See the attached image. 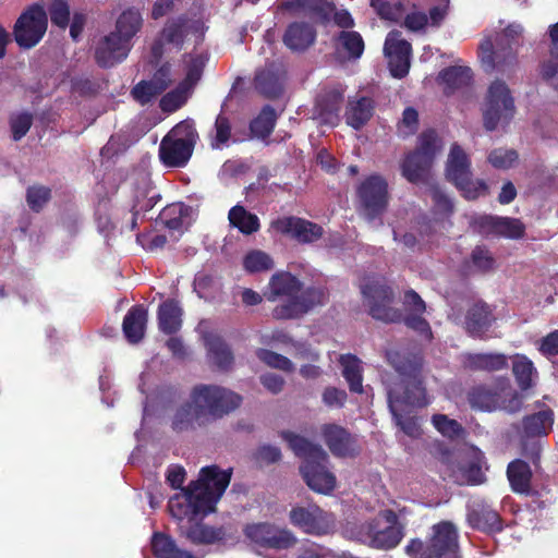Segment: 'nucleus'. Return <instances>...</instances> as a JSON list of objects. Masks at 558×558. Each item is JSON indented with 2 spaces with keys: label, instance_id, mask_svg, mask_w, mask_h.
I'll return each mask as SVG.
<instances>
[{
  "label": "nucleus",
  "instance_id": "f257e3e1",
  "mask_svg": "<svg viewBox=\"0 0 558 558\" xmlns=\"http://www.w3.org/2000/svg\"><path fill=\"white\" fill-rule=\"evenodd\" d=\"M241 403L242 397L228 388L198 384L192 388L189 400L175 408L170 427L177 434L194 432L221 420Z\"/></svg>",
  "mask_w": 558,
  "mask_h": 558
},
{
  "label": "nucleus",
  "instance_id": "f03ea898",
  "mask_svg": "<svg viewBox=\"0 0 558 558\" xmlns=\"http://www.w3.org/2000/svg\"><path fill=\"white\" fill-rule=\"evenodd\" d=\"M231 472L222 471L217 465L204 466L199 471L196 481L182 488L168 501L170 514L182 521H192L198 515H206L215 510L216 504L221 498L230 484Z\"/></svg>",
  "mask_w": 558,
  "mask_h": 558
},
{
  "label": "nucleus",
  "instance_id": "7ed1b4c3",
  "mask_svg": "<svg viewBox=\"0 0 558 558\" xmlns=\"http://www.w3.org/2000/svg\"><path fill=\"white\" fill-rule=\"evenodd\" d=\"M387 363L400 377L402 391L391 389L390 402L424 408L428 404L424 386V355L420 349H400L386 351Z\"/></svg>",
  "mask_w": 558,
  "mask_h": 558
},
{
  "label": "nucleus",
  "instance_id": "20e7f679",
  "mask_svg": "<svg viewBox=\"0 0 558 558\" xmlns=\"http://www.w3.org/2000/svg\"><path fill=\"white\" fill-rule=\"evenodd\" d=\"M289 448L303 459L300 472L306 485L314 492L328 495L336 487V476L327 470L328 454L322 446L290 430L280 432Z\"/></svg>",
  "mask_w": 558,
  "mask_h": 558
},
{
  "label": "nucleus",
  "instance_id": "39448f33",
  "mask_svg": "<svg viewBox=\"0 0 558 558\" xmlns=\"http://www.w3.org/2000/svg\"><path fill=\"white\" fill-rule=\"evenodd\" d=\"M143 17L138 9L128 8L116 22V29L106 36L96 49V59L101 66H112L126 58L131 40L138 33Z\"/></svg>",
  "mask_w": 558,
  "mask_h": 558
},
{
  "label": "nucleus",
  "instance_id": "423d86ee",
  "mask_svg": "<svg viewBox=\"0 0 558 558\" xmlns=\"http://www.w3.org/2000/svg\"><path fill=\"white\" fill-rule=\"evenodd\" d=\"M404 550L410 558H461L458 527L440 521L432 525L426 541L412 538Z\"/></svg>",
  "mask_w": 558,
  "mask_h": 558
},
{
  "label": "nucleus",
  "instance_id": "0eeeda50",
  "mask_svg": "<svg viewBox=\"0 0 558 558\" xmlns=\"http://www.w3.org/2000/svg\"><path fill=\"white\" fill-rule=\"evenodd\" d=\"M197 137L194 123L190 120L173 126L159 145L162 165L170 168L184 167L192 157Z\"/></svg>",
  "mask_w": 558,
  "mask_h": 558
},
{
  "label": "nucleus",
  "instance_id": "6e6552de",
  "mask_svg": "<svg viewBox=\"0 0 558 558\" xmlns=\"http://www.w3.org/2000/svg\"><path fill=\"white\" fill-rule=\"evenodd\" d=\"M364 303L368 314L376 320L384 323H400L402 313L392 306L395 291L387 284L384 277L368 276L360 283Z\"/></svg>",
  "mask_w": 558,
  "mask_h": 558
},
{
  "label": "nucleus",
  "instance_id": "1a4fd4ad",
  "mask_svg": "<svg viewBox=\"0 0 558 558\" xmlns=\"http://www.w3.org/2000/svg\"><path fill=\"white\" fill-rule=\"evenodd\" d=\"M380 515L387 525H383L379 519L366 521L357 527L356 539L371 548L389 550L397 547L403 538V526L391 509L381 511Z\"/></svg>",
  "mask_w": 558,
  "mask_h": 558
},
{
  "label": "nucleus",
  "instance_id": "9d476101",
  "mask_svg": "<svg viewBox=\"0 0 558 558\" xmlns=\"http://www.w3.org/2000/svg\"><path fill=\"white\" fill-rule=\"evenodd\" d=\"M515 112L514 98L508 84L494 80L487 87L482 102L484 126L488 131L509 123Z\"/></svg>",
  "mask_w": 558,
  "mask_h": 558
},
{
  "label": "nucleus",
  "instance_id": "9b49d317",
  "mask_svg": "<svg viewBox=\"0 0 558 558\" xmlns=\"http://www.w3.org/2000/svg\"><path fill=\"white\" fill-rule=\"evenodd\" d=\"M243 535L260 548L277 551L290 549L298 543V538L291 530L268 521L245 524Z\"/></svg>",
  "mask_w": 558,
  "mask_h": 558
},
{
  "label": "nucleus",
  "instance_id": "f8f14e48",
  "mask_svg": "<svg viewBox=\"0 0 558 558\" xmlns=\"http://www.w3.org/2000/svg\"><path fill=\"white\" fill-rule=\"evenodd\" d=\"M205 64V58L202 54H190L184 57L179 70L175 74L183 75L182 82L179 86L162 97L160 106L165 111H174L180 108L189 98L193 87L198 82Z\"/></svg>",
  "mask_w": 558,
  "mask_h": 558
},
{
  "label": "nucleus",
  "instance_id": "ddd939ff",
  "mask_svg": "<svg viewBox=\"0 0 558 558\" xmlns=\"http://www.w3.org/2000/svg\"><path fill=\"white\" fill-rule=\"evenodd\" d=\"M47 14L40 3L28 7L20 15L13 28L16 44L25 49L35 47L47 31Z\"/></svg>",
  "mask_w": 558,
  "mask_h": 558
},
{
  "label": "nucleus",
  "instance_id": "4468645a",
  "mask_svg": "<svg viewBox=\"0 0 558 558\" xmlns=\"http://www.w3.org/2000/svg\"><path fill=\"white\" fill-rule=\"evenodd\" d=\"M439 149L437 135L434 132L424 133L417 149L409 154L402 163L403 177L410 182L421 181Z\"/></svg>",
  "mask_w": 558,
  "mask_h": 558
},
{
  "label": "nucleus",
  "instance_id": "2eb2a0df",
  "mask_svg": "<svg viewBox=\"0 0 558 558\" xmlns=\"http://www.w3.org/2000/svg\"><path fill=\"white\" fill-rule=\"evenodd\" d=\"M328 300V291L323 287H310L286 303L272 310V317L278 320L296 319Z\"/></svg>",
  "mask_w": 558,
  "mask_h": 558
},
{
  "label": "nucleus",
  "instance_id": "dca6fc26",
  "mask_svg": "<svg viewBox=\"0 0 558 558\" xmlns=\"http://www.w3.org/2000/svg\"><path fill=\"white\" fill-rule=\"evenodd\" d=\"M501 47L500 50L495 51L492 39L485 38L480 44L478 58L486 72L497 71L510 76L518 66L517 51L512 47Z\"/></svg>",
  "mask_w": 558,
  "mask_h": 558
},
{
  "label": "nucleus",
  "instance_id": "f3484780",
  "mask_svg": "<svg viewBox=\"0 0 558 558\" xmlns=\"http://www.w3.org/2000/svg\"><path fill=\"white\" fill-rule=\"evenodd\" d=\"M269 231L305 243L316 242L323 234L320 226L299 217H278L270 222Z\"/></svg>",
  "mask_w": 558,
  "mask_h": 558
},
{
  "label": "nucleus",
  "instance_id": "a211bd4d",
  "mask_svg": "<svg viewBox=\"0 0 558 558\" xmlns=\"http://www.w3.org/2000/svg\"><path fill=\"white\" fill-rule=\"evenodd\" d=\"M322 436L330 452L338 458H355L361 452L356 436L347 428L335 424H324Z\"/></svg>",
  "mask_w": 558,
  "mask_h": 558
},
{
  "label": "nucleus",
  "instance_id": "6ab92c4d",
  "mask_svg": "<svg viewBox=\"0 0 558 558\" xmlns=\"http://www.w3.org/2000/svg\"><path fill=\"white\" fill-rule=\"evenodd\" d=\"M384 52L392 76L401 78L409 73L411 45L401 37L399 32L392 31L387 35Z\"/></svg>",
  "mask_w": 558,
  "mask_h": 558
},
{
  "label": "nucleus",
  "instance_id": "aec40b11",
  "mask_svg": "<svg viewBox=\"0 0 558 558\" xmlns=\"http://www.w3.org/2000/svg\"><path fill=\"white\" fill-rule=\"evenodd\" d=\"M359 197L367 219L379 215L387 205V183L379 175H371L359 189Z\"/></svg>",
  "mask_w": 558,
  "mask_h": 558
},
{
  "label": "nucleus",
  "instance_id": "412c9836",
  "mask_svg": "<svg viewBox=\"0 0 558 558\" xmlns=\"http://www.w3.org/2000/svg\"><path fill=\"white\" fill-rule=\"evenodd\" d=\"M325 512L316 505L296 506L289 512L290 523L302 532L312 535H324L329 525L324 518Z\"/></svg>",
  "mask_w": 558,
  "mask_h": 558
},
{
  "label": "nucleus",
  "instance_id": "4be33fe9",
  "mask_svg": "<svg viewBox=\"0 0 558 558\" xmlns=\"http://www.w3.org/2000/svg\"><path fill=\"white\" fill-rule=\"evenodd\" d=\"M190 33L201 37L204 34V25L199 21L185 20L168 23L162 31L160 39L153 47L154 57L159 58L163 53V46L173 45L178 47L183 41V37Z\"/></svg>",
  "mask_w": 558,
  "mask_h": 558
},
{
  "label": "nucleus",
  "instance_id": "5701e85b",
  "mask_svg": "<svg viewBox=\"0 0 558 558\" xmlns=\"http://www.w3.org/2000/svg\"><path fill=\"white\" fill-rule=\"evenodd\" d=\"M495 322L494 308L478 300L466 310L463 327L470 337L483 339Z\"/></svg>",
  "mask_w": 558,
  "mask_h": 558
},
{
  "label": "nucleus",
  "instance_id": "b1692460",
  "mask_svg": "<svg viewBox=\"0 0 558 558\" xmlns=\"http://www.w3.org/2000/svg\"><path fill=\"white\" fill-rule=\"evenodd\" d=\"M481 232L500 235L511 240L520 239L524 233V226L519 219L483 215L474 220Z\"/></svg>",
  "mask_w": 558,
  "mask_h": 558
},
{
  "label": "nucleus",
  "instance_id": "393cba45",
  "mask_svg": "<svg viewBox=\"0 0 558 558\" xmlns=\"http://www.w3.org/2000/svg\"><path fill=\"white\" fill-rule=\"evenodd\" d=\"M499 397V377L493 385L477 384L472 386L466 392V400L470 407L475 411L495 412L498 410Z\"/></svg>",
  "mask_w": 558,
  "mask_h": 558
},
{
  "label": "nucleus",
  "instance_id": "a878e982",
  "mask_svg": "<svg viewBox=\"0 0 558 558\" xmlns=\"http://www.w3.org/2000/svg\"><path fill=\"white\" fill-rule=\"evenodd\" d=\"M173 74L174 72L172 71L171 65H162L154 74V77L150 81H143L133 88L132 94L134 98L141 104L150 101L154 97H156L168 87L172 81Z\"/></svg>",
  "mask_w": 558,
  "mask_h": 558
},
{
  "label": "nucleus",
  "instance_id": "bb28decb",
  "mask_svg": "<svg viewBox=\"0 0 558 558\" xmlns=\"http://www.w3.org/2000/svg\"><path fill=\"white\" fill-rule=\"evenodd\" d=\"M204 342L208 360L221 371L230 369L234 362V356L226 340L218 333L207 332L204 336Z\"/></svg>",
  "mask_w": 558,
  "mask_h": 558
},
{
  "label": "nucleus",
  "instance_id": "cd10ccee",
  "mask_svg": "<svg viewBox=\"0 0 558 558\" xmlns=\"http://www.w3.org/2000/svg\"><path fill=\"white\" fill-rule=\"evenodd\" d=\"M303 283L301 280L289 271L275 272L269 282L266 294L268 301H275L278 298L287 296L293 299L302 291Z\"/></svg>",
  "mask_w": 558,
  "mask_h": 558
},
{
  "label": "nucleus",
  "instance_id": "c85d7f7f",
  "mask_svg": "<svg viewBox=\"0 0 558 558\" xmlns=\"http://www.w3.org/2000/svg\"><path fill=\"white\" fill-rule=\"evenodd\" d=\"M555 414L550 408H546L522 418L521 437L532 439L536 437L547 436L554 425Z\"/></svg>",
  "mask_w": 558,
  "mask_h": 558
},
{
  "label": "nucleus",
  "instance_id": "c756f323",
  "mask_svg": "<svg viewBox=\"0 0 558 558\" xmlns=\"http://www.w3.org/2000/svg\"><path fill=\"white\" fill-rule=\"evenodd\" d=\"M147 319V310L142 304L133 305L128 311L122 323V330L128 342L136 344L143 340Z\"/></svg>",
  "mask_w": 558,
  "mask_h": 558
},
{
  "label": "nucleus",
  "instance_id": "7c9ffc66",
  "mask_svg": "<svg viewBox=\"0 0 558 558\" xmlns=\"http://www.w3.org/2000/svg\"><path fill=\"white\" fill-rule=\"evenodd\" d=\"M342 100V93L339 90H330L316 101L313 118L320 124L335 126L339 122V110Z\"/></svg>",
  "mask_w": 558,
  "mask_h": 558
},
{
  "label": "nucleus",
  "instance_id": "2f4dec72",
  "mask_svg": "<svg viewBox=\"0 0 558 558\" xmlns=\"http://www.w3.org/2000/svg\"><path fill=\"white\" fill-rule=\"evenodd\" d=\"M469 525L486 534L500 533L504 530L502 519L497 511L488 506H477L468 513Z\"/></svg>",
  "mask_w": 558,
  "mask_h": 558
},
{
  "label": "nucleus",
  "instance_id": "473e14b6",
  "mask_svg": "<svg viewBox=\"0 0 558 558\" xmlns=\"http://www.w3.org/2000/svg\"><path fill=\"white\" fill-rule=\"evenodd\" d=\"M183 311L174 299H167L158 306L157 319L159 330L166 335L178 332L182 326Z\"/></svg>",
  "mask_w": 558,
  "mask_h": 558
},
{
  "label": "nucleus",
  "instance_id": "72a5a7b5",
  "mask_svg": "<svg viewBox=\"0 0 558 558\" xmlns=\"http://www.w3.org/2000/svg\"><path fill=\"white\" fill-rule=\"evenodd\" d=\"M465 367L472 372H498L508 368V357L504 353H469Z\"/></svg>",
  "mask_w": 558,
  "mask_h": 558
},
{
  "label": "nucleus",
  "instance_id": "f704fd0d",
  "mask_svg": "<svg viewBox=\"0 0 558 558\" xmlns=\"http://www.w3.org/2000/svg\"><path fill=\"white\" fill-rule=\"evenodd\" d=\"M471 172V160L465 150L458 144L450 147L446 161V178L452 182H461Z\"/></svg>",
  "mask_w": 558,
  "mask_h": 558
},
{
  "label": "nucleus",
  "instance_id": "c9c22d12",
  "mask_svg": "<svg viewBox=\"0 0 558 558\" xmlns=\"http://www.w3.org/2000/svg\"><path fill=\"white\" fill-rule=\"evenodd\" d=\"M507 477L514 493L524 495L531 493L532 470L524 460L511 461L507 466Z\"/></svg>",
  "mask_w": 558,
  "mask_h": 558
},
{
  "label": "nucleus",
  "instance_id": "e433bc0d",
  "mask_svg": "<svg viewBox=\"0 0 558 558\" xmlns=\"http://www.w3.org/2000/svg\"><path fill=\"white\" fill-rule=\"evenodd\" d=\"M191 208L182 203L172 204L163 208L160 214V223L163 225L171 233V241H175L174 232L181 233L185 226L189 225V215Z\"/></svg>",
  "mask_w": 558,
  "mask_h": 558
},
{
  "label": "nucleus",
  "instance_id": "4c0bfd02",
  "mask_svg": "<svg viewBox=\"0 0 558 558\" xmlns=\"http://www.w3.org/2000/svg\"><path fill=\"white\" fill-rule=\"evenodd\" d=\"M182 534L195 545L215 544L226 538L223 527H213L203 523H191Z\"/></svg>",
  "mask_w": 558,
  "mask_h": 558
},
{
  "label": "nucleus",
  "instance_id": "58836bf2",
  "mask_svg": "<svg viewBox=\"0 0 558 558\" xmlns=\"http://www.w3.org/2000/svg\"><path fill=\"white\" fill-rule=\"evenodd\" d=\"M284 44L291 50H304L315 40V32L304 23L291 24L283 37Z\"/></svg>",
  "mask_w": 558,
  "mask_h": 558
},
{
  "label": "nucleus",
  "instance_id": "ea45409f",
  "mask_svg": "<svg viewBox=\"0 0 558 558\" xmlns=\"http://www.w3.org/2000/svg\"><path fill=\"white\" fill-rule=\"evenodd\" d=\"M512 374L522 391L532 388L535 384L534 378L537 377L534 363L524 354H515L513 356Z\"/></svg>",
  "mask_w": 558,
  "mask_h": 558
},
{
  "label": "nucleus",
  "instance_id": "a19ab883",
  "mask_svg": "<svg viewBox=\"0 0 558 558\" xmlns=\"http://www.w3.org/2000/svg\"><path fill=\"white\" fill-rule=\"evenodd\" d=\"M373 116V104L371 99L362 97L352 99L345 111L347 124L355 130L361 129Z\"/></svg>",
  "mask_w": 558,
  "mask_h": 558
},
{
  "label": "nucleus",
  "instance_id": "79ce46f5",
  "mask_svg": "<svg viewBox=\"0 0 558 558\" xmlns=\"http://www.w3.org/2000/svg\"><path fill=\"white\" fill-rule=\"evenodd\" d=\"M342 366V376L349 385L351 392H363V376L361 361L353 354H342L339 359Z\"/></svg>",
  "mask_w": 558,
  "mask_h": 558
},
{
  "label": "nucleus",
  "instance_id": "37998d69",
  "mask_svg": "<svg viewBox=\"0 0 558 558\" xmlns=\"http://www.w3.org/2000/svg\"><path fill=\"white\" fill-rule=\"evenodd\" d=\"M438 80L446 92H453L471 82L472 71L465 65H453L441 71Z\"/></svg>",
  "mask_w": 558,
  "mask_h": 558
},
{
  "label": "nucleus",
  "instance_id": "c03bdc74",
  "mask_svg": "<svg viewBox=\"0 0 558 558\" xmlns=\"http://www.w3.org/2000/svg\"><path fill=\"white\" fill-rule=\"evenodd\" d=\"M498 399V410L509 414H515L523 408L522 395L511 387L509 379L506 377H499Z\"/></svg>",
  "mask_w": 558,
  "mask_h": 558
},
{
  "label": "nucleus",
  "instance_id": "a18cd8bd",
  "mask_svg": "<svg viewBox=\"0 0 558 558\" xmlns=\"http://www.w3.org/2000/svg\"><path fill=\"white\" fill-rule=\"evenodd\" d=\"M369 7L380 20L390 23L402 19L407 10L403 0H369Z\"/></svg>",
  "mask_w": 558,
  "mask_h": 558
},
{
  "label": "nucleus",
  "instance_id": "49530a36",
  "mask_svg": "<svg viewBox=\"0 0 558 558\" xmlns=\"http://www.w3.org/2000/svg\"><path fill=\"white\" fill-rule=\"evenodd\" d=\"M337 50L344 58H360L364 50V41L359 33L343 31L339 35Z\"/></svg>",
  "mask_w": 558,
  "mask_h": 558
},
{
  "label": "nucleus",
  "instance_id": "de8ad7c7",
  "mask_svg": "<svg viewBox=\"0 0 558 558\" xmlns=\"http://www.w3.org/2000/svg\"><path fill=\"white\" fill-rule=\"evenodd\" d=\"M229 221L233 227L246 234L253 233L259 228L257 216L246 211L245 208L240 205L230 209Z\"/></svg>",
  "mask_w": 558,
  "mask_h": 558
},
{
  "label": "nucleus",
  "instance_id": "09e8293b",
  "mask_svg": "<svg viewBox=\"0 0 558 558\" xmlns=\"http://www.w3.org/2000/svg\"><path fill=\"white\" fill-rule=\"evenodd\" d=\"M243 267L250 274L267 271L274 268V260L267 253L253 250L244 256Z\"/></svg>",
  "mask_w": 558,
  "mask_h": 558
},
{
  "label": "nucleus",
  "instance_id": "8fccbe9b",
  "mask_svg": "<svg viewBox=\"0 0 558 558\" xmlns=\"http://www.w3.org/2000/svg\"><path fill=\"white\" fill-rule=\"evenodd\" d=\"M295 5L306 13L314 14L320 23L329 22L333 4L329 0H295Z\"/></svg>",
  "mask_w": 558,
  "mask_h": 558
},
{
  "label": "nucleus",
  "instance_id": "3c124183",
  "mask_svg": "<svg viewBox=\"0 0 558 558\" xmlns=\"http://www.w3.org/2000/svg\"><path fill=\"white\" fill-rule=\"evenodd\" d=\"M434 427L445 437L456 439L464 434L463 426L456 420L445 414H434L432 417Z\"/></svg>",
  "mask_w": 558,
  "mask_h": 558
},
{
  "label": "nucleus",
  "instance_id": "603ef678",
  "mask_svg": "<svg viewBox=\"0 0 558 558\" xmlns=\"http://www.w3.org/2000/svg\"><path fill=\"white\" fill-rule=\"evenodd\" d=\"M463 194V196L468 199H475L480 196H483L487 193L488 186L486 182L482 179H474L472 177V171L466 178H463L461 182L453 183Z\"/></svg>",
  "mask_w": 558,
  "mask_h": 558
},
{
  "label": "nucleus",
  "instance_id": "864d4df0",
  "mask_svg": "<svg viewBox=\"0 0 558 558\" xmlns=\"http://www.w3.org/2000/svg\"><path fill=\"white\" fill-rule=\"evenodd\" d=\"M276 113L270 107H265L258 117L251 123V131L257 137H265L270 134L275 126Z\"/></svg>",
  "mask_w": 558,
  "mask_h": 558
},
{
  "label": "nucleus",
  "instance_id": "5fc2aeb1",
  "mask_svg": "<svg viewBox=\"0 0 558 558\" xmlns=\"http://www.w3.org/2000/svg\"><path fill=\"white\" fill-rule=\"evenodd\" d=\"M256 356L271 368L291 373L294 369L293 363L284 355L268 349H257Z\"/></svg>",
  "mask_w": 558,
  "mask_h": 558
},
{
  "label": "nucleus",
  "instance_id": "6e6d98bb",
  "mask_svg": "<svg viewBox=\"0 0 558 558\" xmlns=\"http://www.w3.org/2000/svg\"><path fill=\"white\" fill-rule=\"evenodd\" d=\"M117 213L107 204H99L96 209V226L99 233L108 236L116 229Z\"/></svg>",
  "mask_w": 558,
  "mask_h": 558
},
{
  "label": "nucleus",
  "instance_id": "4d7b16f0",
  "mask_svg": "<svg viewBox=\"0 0 558 558\" xmlns=\"http://www.w3.org/2000/svg\"><path fill=\"white\" fill-rule=\"evenodd\" d=\"M256 87L266 96L275 97L280 92L279 76L274 71H260L255 78Z\"/></svg>",
  "mask_w": 558,
  "mask_h": 558
},
{
  "label": "nucleus",
  "instance_id": "13d9d810",
  "mask_svg": "<svg viewBox=\"0 0 558 558\" xmlns=\"http://www.w3.org/2000/svg\"><path fill=\"white\" fill-rule=\"evenodd\" d=\"M518 158L519 156L513 149L497 148L489 154L488 161L495 168L509 169L518 162Z\"/></svg>",
  "mask_w": 558,
  "mask_h": 558
},
{
  "label": "nucleus",
  "instance_id": "bf43d9fd",
  "mask_svg": "<svg viewBox=\"0 0 558 558\" xmlns=\"http://www.w3.org/2000/svg\"><path fill=\"white\" fill-rule=\"evenodd\" d=\"M50 199V190L43 185H34L27 190L26 201L31 209L39 211Z\"/></svg>",
  "mask_w": 558,
  "mask_h": 558
},
{
  "label": "nucleus",
  "instance_id": "052dcab7",
  "mask_svg": "<svg viewBox=\"0 0 558 558\" xmlns=\"http://www.w3.org/2000/svg\"><path fill=\"white\" fill-rule=\"evenodd\" d=\"M253 458L259 466H264L279 462L282 454L281 450L276 446L262 445L255 450Z\"/></svg>",
  "mask_w": 558,
  "mask_h": 558
},
{
  "label": "nucleus",
  "instance_id": "680f3d73",
  "mask_svg": "<svg viewBox=\"0 0 558 558\" xmlns=\"http://www.w3.org/2000/svg\"><path fill=\"white\" fill-rule=\"evenodd\" d=\"M471 266L478 272H487L495 267V259L487 250L476 246L471 255Z\"/></svg>",
  "mask_w": 558,
  "mask_h": 558
},
{
  "label": "nucleus",
  "instance_id": "e2e57ef3",
  "mask_svg": "<svg viewBox=\"0 0 558 558\" xmlns=\"http://www.w3.org/2000/svg\"><path fill=\"white\" fill-rule=\"evenodd\" d=\"M430 196L437 219L447 218L452 213L451 199L439 189H433L430 191Z\"/></svg>",
  "mask_w": 558,
  "mask_h": 558
},
{
  "label": "nucleus",
  "instance_id": "0e129e2a",
  "mask_svg": "<svg viewBox=\"0 0 558 558\" xmlns=\"http://www.w3.org/2000/svg\"><path fill=\"white\" fill-rule=\"evenodd\" d=\"M423 314L424 313L408 314L404 317L402 316L401 322H403L408 328L430 339L433 337L432 328L429 323L423 317Z\"/></svg>",
  "mask_w": 558,
  "mask_h": 558
},
{
  "label": "nucleus",
  "instance_id": "69168bd1",
  "mask_svg": "<svg viewBox=\"0 0 558 558\" xmlns=\"http://www.w3.org/2000/svg\"><path fill=\"white\" fill-rule=\"evenodd\" d=\"M322 399L326 407L340 409L344 407L348 395L343 389L329 386L324 389Z\"/></svg>",
  "mask_w": 558,
  "mask_h": 558
},
{
  "label": "nucleus",
  "instance_id": "338daca9",
  "mask_svg": "<svg viewBox=\"0 0 558 558\" xmlns=\"http://www.w3.org/2000/svg\"><path fill=\"white\" fill-rule=\"evenodd\" d=\"M418 126V113L413 108H407L402 113V119L399 122L398 130L403 136L413 134Z\"/></svg>",
  "mask_w": 558,
  "mask_h": 558
},
{
  "label": "nucleus",
  "instance_id": "774afa93",
  "mask_svg": "<svg viewBox=\"0 0 558 558\" xmlns=\"http://www.w3.org/2000/svg\"><path fill=\"white\" fill-rule=\"evenodd\" d=\"M32 125V116L29 113H17L11 118V128L15 141L21 140Z\"/></svg>",
  "mask_w": 558,
  "mask_h": 558
}]
</instances>
